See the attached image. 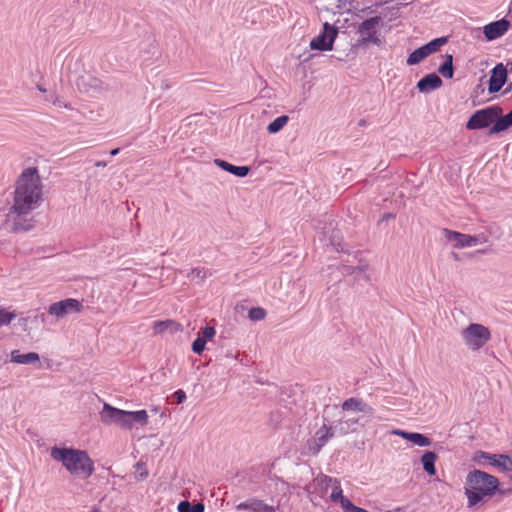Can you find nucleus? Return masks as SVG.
Listing matches in <instances>:
<instances>
[{
  "label": "nucleus",
  "instance_id": "1",
  "mask_svg": "<svg viewBox=\"0 0 512 512\" xmlns=\"http://www.w3.org/2000/svg\"><path fill=\"white\" fill-rule=\"evenodd\" d=\"M42 188L37 168L28 167L21 172L15 182L13 202L8 213L13 232L29 231L33 228L28 215L40 205Z\"/></svg>",
  "mask_w": 512,
  "mask_h": 512
},
{
  "label": "nucleus",
  "instance_id": "2",
  "mask_svg": "<svg viewBox=\"0 0 512 512\" xmlns=\"http://www.w3.org/2000/svg\"><path fill=\"white\" fill-rule=\"evenodd\" d=\"M329 243L325 244L324 252L335 249L339 253V261L336 265V269L339 275H336L333 280L339 282L342 278L351 277L353 282H359L361 280L370 282L371 277L368 274L369 263L360 257V254L346 252L344 245L342 244V234L338 229L331 228L330 235L328 237Z\"/></svg>",
  "mask_w": 512,
  "mask_h": 512
},
{
  "label": "nucleus",
  "instance_id": "3",
  "mask_svg": "<svg viewBox=\"0 0 512 512\" xmlns=\"http://www.w3.org/2000/svg\"><path fill=\"white\" fill-rule=\"evenodd\" d=\"M341 410L344 413V416L335 425H322V446L328 439L336 435H345L356 429V425L359 423V418L350 415L358 413L371 415L374 412V409L367 402L358 397H350L346 399L341 405Z\"/></svg>",
  "mask_w": 512,
  "mask_h": 512
},
{
  "label": "nucleus",
  "instance_id": "4",
  "mask_svg": "<svg viewBox=\"0 0 512 512\" xmlns=\"http://www.w3.org/2000/svg\"><path fill=\"white\" fill-rule=\"evenodd\" d=\"M465 496L469 508L476 507L499 490V480L482 470H472L466 476Z\"/></svg>",
  "mask_w": 512,
  "mask_h": 512
},
{
  "label": "nucleus",
  "instance_id": "5",
  "mask_svg": "<svg viewBox=\"0 0 512 512\" xmlns=\"http://www.w3.org/2000/svg\"><path fill=\"white\" fill-rule=\"evenodd\" d=\"M50 456L61 462L71 475L79 478L87 479L95 470L93 460L84 450L54 446L50 450Z\"/></svg>",
  "mask_w": 512,
  "mask_h": 512
},
{
  "label": "nucleus",
  "instance_id": "6",
  "mask_svg": "<svg viewBox=\"0 0 512 512\" xmlns=\"http://www.w3.org/2000/svg\"><path fill=\"white\" fill-rule=\"evenodd\" d=\"M465 345L472 351L483 348L491 338L490 330L478 323H471L461 332Z\"/></svg>",
  "mask_w": 512,
  "mask_h": 512
},
{
  "label": "nucleus",
  "instance_id": "7",
  "mask_svg": "<svg viewBox=\"0 0 512 512\" xmlns=\"http://www.w3.org/2000/svg\"><path fill=\"white\" fill-rule=\"evenodd\" d=\"M382 23L383 21L380 16L370 17L360 23L357 28V33L359 34V39L357 40L358 45L366 46L368 44H374L379 46L381 39L378 36V31Z\"/></svg>",
  "mask_w": 512,
  "mask_h": 512
},
{
  "label": "nucleus",
  "instance_id": "8",
  "mask_svg": "<svg viewBox=\"0 0 512 512\" xmlns=\"http://www.w3.org/2000/svg\"><path fill=\"white\" fill-rule=\"evenodd\" d=\"M328 491L331 488L330 500L339 502L344 512H369L363 508L355 506L347 497L343 495L340 483L329 476L322 474V489Z\"/></svg>",
  "mask_w": 512,
  "mask_h": 512
},
{
  "label": "nucleus",
  "instance_id": "9",
  "mask_svg": "<svg viewBox=\"0 0 512 512\" xmlns=\"http://www.w3.org/2000/svg\"><path fill=\"white\" fill-rule=\"evenodd\" d=\"M502 114V108L499 106H489L477 110L466 123L468 130L483 129L492 124Z\"/></svg>",
  "mask_w": 512,
  "mask_h": 512
},
{
  "label": "nucleus",
  "instance_id": "10",
  "mask_svg": "<svg viewBox=\"0 0 512 512\" xmlns=\"http://www.w3.org/2000/svg\"><path fill=\"white\" fill-rule=\"evenodd\" d=\"M472 460L479 466L491 465L503 472L512 471V457L505 454H490L485 451H476Z\"/></svg>",
  "mask_w": 512,
  "mask_h": 512
},
{
  "label": "nucleus",
  "instance_id": "11",
  "mask_svg": "<svg viewBox=\"0 0 512 512\" xmlns=\"http://www.w3.org/2000/svg\"><path fill=\"white\" fill-rule=\"evenodd\" d=\"M83 309L84 306L79 300L67 298L49 305L47 312L49 315L59 320L69 314L81 313Z\"/></svg>",
  "mask_w": 512,
  "mask_h": 512
},
{
  "label": "nucleus",
  "instance_id": "12",
  "mask_svg": "<svg viewBox=\"0 0 512 512\" xmlns=\"http://www.w3.org/2000/svg\"><path fill=\"white\" fill-rule=\"evenodd\" d=\"M100 419L105 425L115 424L123 429H131V423L127 422V411L113 407L108 403H104L100 412Z\"/></svg>",
  "mask_w": 512,
  "mask_h": 512
},
{
  "label": "nucleus",
  "instance_id": "13",
  "mask_svg": "<svg viewBox=\"0 0 512 512\" xmlns=\"http://www.w3.org/2000/svg\"><path fill=\"white\" fill-rule=\"evenodd\" d=\"M442 233L445 239L452 243L453 248L455 249H463L468 247H474L472 235L463 234L457 231L449 230L444 228Z\"/></svg>",
  "mask_w": 512,
  "mask_h": 512
},
{
  "label": "nucleus",
  "instance_id": "14",
  "mask_svg": "<svg viewBox=\"0 0 512 512\" xmlns=\"http://www.w3.org/2000/svg\"><path fill=\"white\" fill-rule=\"evenodd\" d=\"M509 27L510 22L503 18L485 25L483 33L488 41H492L504 35Z\"/></svg>",
  "mask_w": 512,
  "mask_h": 512
},
{
  "label": "nucleus",
  "instance_id": "15",
  "mask_svg": "<svg viewBox=\"0 0 512 512\" xmlns=\"http://www.w3.org/2000/svg\"><path fill=\"white\" fill-rule=\"evenodd\" d=\"M507 70L502 63L497 64L492 69V74L489 79V92L495 93L501 90L506 82Z\"/></svg>",
  "mask_w": 512,
  "mask_h": 512
},
{
  "label": "nucleus",
  "instance_id": "16",
  "mask_svg": "<svg viewBox=\"0 0 512 512\" xmlns=\"http://www.w3.org/2000/svg\"><path fill=\"white\" fill-rule=\"evenodd\" d=\"M237 510H250L251 512H275V508L257 498H250L236 506Z\"/></svg>",
  "mask_w": 512,
  "mask_h": 512
},
{
  "label": "nucleus",
  "instance_id": "17",
  "mask_svg": "<svg viewBox=\"0 0 512 512\" xmlns=\"http://www.w3.org/2000/svg\"><path fill=\"white\" fill-rule=\"evenodd\" d=\"M442 86V79L436 73H430L421 78L417 83V88L421 93H429Z\"/></svg>",
  "mask_w": 512,
  "mask_h": 512
},
{
  "label": "nucleus",
  "instance_id": "18",
  "mask_svg": "<svg viewBox=\"0 0 512 512\" xmlns=\"http://www.w3.org/2000/svg\"><path fill=\"white\" fill-rule=\"evenodd\" d=\"M322 51H330L338 35V28L327 22L322 24Z\"/></svg>",
  "mask_w": 512,
  "mask_h": 512
},
{
  "label": "nucleus",
  "instance_id": "19",
  "mask_svg": "<svg viewBox=\"0 0 512 512\" xmlns=\"http://www.w3.org/2000/svg\"><path fill=\"white\" fill-rule=\"evenodd\" d=\"M214 164L224 171H227L238 177H245L250 171L248 166H235L222 159H215Z\"/></svg>",
  "mask_w": 512,
  "mask_h": 512
},
{
  "label": "nucleus",
  "instance_id": "20",
  "mask_svg": "<svg viewBox=\"0 0 512 512\" xmlns=\"http://www.w3.org/2000/svg\"><path fill=\"white\" fill-rule=\"evenodd\" d=\"M10 356L11 361L17 364H34L40 360L39 354L36 352L21 354L19 350H13Z\"/></svg>",
  "mask_w": 512,
  "mask_h": 512
},
{
  "label": "nucleus",
  "instance_id": "21",
  "mask_svg": "<svg viewBox=\"0 0 512 512\" xmlns=\"http://www.w3.org/2000/svg\"><path fill=\"white\" fill-rule=\"evenodd\" d=\"M153 330L155 334H163L166 331L173 334L181 330V325L174 320L155 321Z\"/></svg>",
  "mask_w": 512,
  "mask_h": 512
},
{
  "label": "nucleus",
  "instance_id": "22",
  "mask_svg": "<svg viewBox=\"0 0 512 512\" xmlns=\"http://www.w3.org/2000/svg\"><path fill=\"white\" fill-rule=\"evenodd\" d=\"M493 123V126L489 130L490 135L507 130L512 126V110L504 116L500 115Z\"/></svg>",
  "mask_w": 512,
  "mask_h": 512
},
{
  "label": "nucleus",
  "instance_id": "23",
  "mask_svg": "<svg viewBox=\"0 0 512 512\" xmlns=\"http://www.w3.org/2000/svg\"><path fill=\"white\" fill-rule=\"evenodd\" d=\"M436 459H437V455L432 451H426L421 457L423 469L427 472V474H429L431 476L436 474V468H435Z\"/></svg>",
  "mask_w": 512,
  "mask_h": 512
},
{
  "label": "nucleus",
  "instance_id": "24",
  "mask_svg": "<svg viewBox=\"0 0 512 512\" xmlns=\"http://www.w3.org/2000/svg\"><path fill=\"white\" fill-rule=\"evenodd\" d=\"M127 422L131 423V429L134 424L146 425L148 422V414L146 410L127 411Z\"/></svg>",
  "mask_w": 512,
  "mask_h": 512
},
{
  "label": "nucleus",
  "instance_id": "25",
  "mask_svg": "<svg viewBox=\"0 0 512 512\" xmlns=\"http://www.w3.org/2000/svg\"><path fill=\"white\" fill-rule=\"evenodd\" d=\"M438 72L447 79H451L454 75L453 56L451 54L445 55L444 63L439 67Z\"/></svg>",
  "mask_w": 512,
  "mask_h": 512
},
{
  "label": "nucleus",
  "instance_id": "26",
  "mask_svg": "<svg viewBox=\"0 0 512 512\" xmlns=\"http://www.w3.org/2000/svg\"><path fill=\"white\" fill-rule=\"evenodd\" d=\"M448 41L447 37H439L431 40L430 42L423 45V49L426 52V55L429 56L435 52H437L444 44Z\"/></svg>",
  "mask_w": 512,
  "mask_h": 512
},
{
  "label": "nucleus",
  "instance_id": "27",
  "mask_svg": "<svg viewBox=\"0 0 512 512\" xmlns=\"http://www.w3.org/2000/svg\"><path fill=\"white\" fill-rule=\"evenodd\" d=\"M178 512H204L205 506L203 503L191 504L189 501H181L177 507Z\"/></svg>",
  "mask_w": 512,
  "mask_h": 512
},
{
  "label": "nucleus",
  "instance_id": "28",
  "mask_svg": "<svg viewBox=\"0 0 512 512\" xmlns=\"http://www.w3.org/2000/svg\"><path fill=\"white\" fill-rule=\"evenodd\" d=\"M289 121V117L287 115H282L273 120L268 126L267 131L270 134L278 133Z\"/></svg>",
  "mask_w": 512,
  "mask_h": 512
},
{
  "label": "nucleus",
  "instance_id": "29",
  "mask_svg": "<svg viewBox=\"0 0 512 512\" xmlns=\"http://www.w3.org/2000/svg\"><path fill=\"white\" fill-rule=\"evenodd\" d=\"M208 276H211V272H209L207 269L205 268H201V267H196V268H193L191 269V271L187 274V277L191 280V281H196L198 283L202 282L205 278H207Z\"/></svg>",
  "mask_w": 512,
  "mask_h": 512
},
{
  "label": "nucleus",
  "instance_id": "30",
  "mask_svg": "<svg viewBox=\"0 0 512 512\" xmlns=\"http://www.w3.org/2000/svg\"><path fill=\"white\" fill-rule=\"evenodd\" d=\"M427 57L428 56L426 55V52L424 51L423 47L421 46L409 54V56L406 60V63L409 66L417 65Z\"/></svg>",
  "mask_w": 512,
  "mask_h": 512
},
{
  "label": "nucleus",
  "instance_id": "31",
  "mask_svg": "<svg viewBox=\"0 0 512 512\" xmlns=\"http://www.w3.org/2000/svg\"><path fill=\"white\" fill-rule=\"evenodd\" d=\"M16 313L4 306H0V328L8 326L15 318Z\"/></svg>",
  "mask_w": 512,
  "mask_h": 512
},
{
  "label": "nucleus",
  "instance_id": "32",
  "mask_svg": "<svg viewBox=\"0 0 512 512\" xmlns=\"http://www.w3.org/2000/svg\"><path fill=\"white\" fill-rule=\"evenodd\" d=\"M409 441L419 447H428L432 444V440L429 437L417 432H411Z\"/></svg>",
  "mask_w": 512,
  "mask_h": 512
},
{
  "label": "nucleus",
  "instance_id": "33",
  "mask_svg": "<svg viewBox=\"0 0 512 512\" xmlns=\"http://www.w3.org/2000/svg\"><path fill=\"white\" fill-rule=\"evenodd\" d=\"M338 13H351L358 10V3L356 1L338 0L336 6Z\"/></svg>",
  "mask_w": 512,
  "mask_h": 512
},
{
  "label": "nucleus",
  "instance_id": "34",
  "mask_svg": "<svg viewBox=\"0 0 512 512\" xmlns=\"http://www.w3.org/2000/svg\"><path fill=\"white\" fill-rule=\"evenodd\" d=\"M320 451V438L313 437L307 441L304 448L305 454L316 455Z\"/></svg>",
  "mask_w": 512,
  "mask_h": 512
},
{
  "label": "nucleus",
  "instance_id": "35",
  "mask_svg": "<svg viewBox=\"0 0 512 512\" xmlns=\"http://www.w3.org/2000/svg\"><path fill=\"white\" fill-rule=\"evenodd\" d=\"M248 317L252 321H260L266 317V311L261 307L251 308L248 312Z\"/></svg>",
  "mask_w": 512,
  "mask_h": 512
},
{
  "label": "nucleus",
  "instance_id": "36",
  "mask_svg": "<svg viewBox=\"0 0 512 512\" xmlns=\"http://www.w3.org/2000/svg\"><path fill=\"white\" fill-rule=\"evenodd\" d=\"M206 342L198 335L192 343V351L196 354H201L205 349Z\"/></svg>",
  "mask_w": 512,
  "mask_h": 512
},
{
  "label": "nucleus",
  "instance_id": "37",
  "mask_svg": "<svg viewBox=\"0 0 512 512\" xmlns=\"http://www.w3.org/2000/svg\"><path fill=\"white\" fill-rule=\"evenodd\" d=\"M472 240L474 246L486 244L489 242V235L486 233V231L480 232L476 235H472Z\"/></svg>",
  "mask_w": 512,
  "mask_h": 512
},
{
  "label": "nucleus",
  "instance_id": "38",
  "mask_svg": "<svg viewBox=\"0 0 512 512\" xmlns=\"http://www.w3.org/2000/svg\"><path fill=\"white\" fill-rule=\"evenodd\" d=\"M216 334V330L212 326H205L201 333L199 334L202 339L206 342L207 340H211Z\"/></svg>",
  "mask_w": 512,
  "mask_h": 512
},
{
  "label": "nucleus",
  "instance_id": "39",
  "mask_svg": "<svg viewBox=\"0 0 512 512\" xmlns=\"http://www.w3.org/2000/svg\"><path fill=\"white\" fill-rule=\"evenodd\" d=\"M499 230H500V228L497 225L492 224V225L487 226L485 231L489 235V237L495 236V238H499V236H500Z\"/></svg>",
  "mask_w": 512,
  "mask_h": 512
},
{
  "label": "nucleus",
  "instance_id": "40",
  "mask_svg": "<svg viewBox=\"0 0 512 512\" xmlns=\"http://www.w3.org/2000/svg\"><path fill=\"white\" fill-rule=\"evenodd\" d=\"M173 397L178 404H181L186 400V393L183 390H177L173 393Z\"/></svg>",
  "mask_w": 512,
  "mask_h": 512
},
{
  "label": "nucleus",
  "instance_id": "41",
  "mask_svg": "<svg viewBox=\"0 0 512 512\" xmlns=\"http://www.w3.org/2000/svg\"><path fill=\"white\" fill-rule=\"evenodd\" d=\"M53 104L59 108H66V109H71L70 105L66 102H64L61 98H56L54 101H53Z\"/></svg>",
  "mask_w": 512,
  "mask_h": 512
},
{
  "label": "nucleus",
  "instance_id": "42",
  "mask_svg": "<svg viewBox=\"0 0 512 512\" xmlns=\"http://www.w3.org/2000/svg\"><path fill=\"white\" fill-rule=\"evenodd\" d=\"M310 46L312 49L314 50H320V35L318 36H315L311 42H310Z\"/></svg>",
  "mask_w": 512,
  "mask_h": 512
},
{
  "label": "nucleus",
  "instance_id": "43",
  "mask_svg": "<svg viewBox=\"0 0 512 512\" xmlns=\"http://www.w3.org/2000/svg\"><path fill=\"white\" fill-rule=\"evenodd\" d=\"M314 487V485H311L308 487L307 491L308 493L310 494V500L311 502H313L315 505H317V497L318 495L316 493H314L311 489Z\"/></svg>",
  "mask_w": 512,
  "mask_h": 512
},
{
  "label": "nucleus",
  "instance_id": "44",
  "mask_svg": "<svg viewBox=\"0 0 512 512\" xmlns=\"http://www.w3.org/2000/svg\"><path fill=\"white\" fill-rule=\"evenodd\" d=\"M393 434L399 435L402 438H404V439L409 441V436H410L411 432H406V431H403V430H394Z\"/></svg>",
  "mask_w": 512,
  "mask_h": 512
},
{
  "label": "nucleus",
  "instance_id": "45",
  "mask_svg": "<svg viewBox=\"0 0 512 512\" xmlns=\"http://www.w3.org/2000/svg\"><path fill=\"white\" fill-rule=\"evenodd\" d=\"M393 217H394V215H393L392 213H385V214L382 216L381 220H382V221H386V220H388V219H390V218H393Z\"/></svg>",
  "mask_w": 512,
  "mask_h": 512
},
{
  "label": "nucleus",
  "instance_id": "46",
  "mask_svg": "<svg viewBox=\"0 0 512 512\" xmlns=\"http://www.w3.org/2000/svg\"><path fill=\"white\" fill-rule=\"evenodd\" d=\"M94 165H95L96 167H106V166H107V162H105V161H96V162L94 163Z\"/></svg>",
  "mask_w": 512,
  "mask_h": 512
},
{
  "label": "nucleus",
  "instance_id": "47",
  "mask_svg": "<svg viewBox=\"0 0 512 512\" xmlns=\"http://www.w3.org/2000/svg\"><path fill=\"white\" fill-rule=\"evenodd\" d=\"M120 149L119 148H115V149H112L110 151V155L111 156H116L118 153H119Z\"/></svg>",
  "mask_w": 512,
  "mask_h": 512
},
{
  "label": "nucleus",
  "instance_id": "48",
  "mask_svg": "<svg viewBox=\"0 0 512 512\" xmlns=\"http://www.w3.org/2000/svg\"><path fill=\"white\" fill-rule=\"evenodd\" d=\"M147 474H148V473H147V471H145V472H143V473H141V474H140V477H141V478H144V477H146V476H147Z\"/></svg>",
  "mask_w": 512,
  "mask_h": 512
},
{
  "label": "nucleus",
  "instance_id": "49",
  "mask_svg": "<svg viewBox=\"0 0 512 512\" xmlns=\"http://www.w3.org/2000/svg\"><path fill=\"white\" fill-rule=\"evenodd\" d=\"M38 90H39L40 92H43V93H44V92H46V90H45L44 88H42L41 86H38Z\"/></svg>",
  "mask_w": 512,
  "mask_h": 512
},
{
  "label": "nucleus",
  "instance_id": "50",
  "mask_svg": "<svg viewBox=\"0 0 512 512\" xmlns=\"http://www.w3.org/2000/svg\"><path fill=\"white\" fill-rule=\"evenodd\" d=\"M326 233H327V232H325V233H324V234H325V237H324V238H321V241H322V242H323L324 240H326V238H327Z\"/></svg>",
  "mask_w": 512,
  "mask_h": 512
},
{
  "label": "nucleus",
  "instance_id": "51",
  "mask_svg": "<svg viewBox=\"0 0 512 512\" xmlns=\"http://www.w3.org/2000/svg\"><path fill=\"white\" fill-rule=\"evenodd\" d=\"M44 317H45V315H44V314H41V319H42V321H44V320H45V318H44Z\"/></svg>",
  "mask_w": 512,
  "mask_h": 512
},
{
  "label": "nucleus",
  "instance_id": "52",
  "mask_svg": "<svg viewBox=\"0 0 512 512\" xmlns=\"http://www.w3.org/2000/svg\"><path fill=\"white\" fill-rule=\"evenodd\" d=\"M508 89L512 90V83L509 84Z\"/></svg>",
  "mask_w": 512,
  "mask_h": 512
},
{
  "label": "nucleus",
  "instance_id": "53",
  "mask_svg": "<svg viewBox=\"0 0 512 512\" xmlns=\"http://www.w3.org/2000/svg\"><path fill=\"white\" fill-rule=\"evenodd\" d=\"M508 89L512 90V83L509 84Z\"/></svg>",
  "mask_w": 512,
  "mask_h": 512
},
{
  "label": "nucleus",
  "instance_id": "54",
  "mask_svg": "<svg viewBox=\"0 0 512 512\" xmlns=\"http://www.w3.org/2000/svg\"><path fill=\"white\" fill-rule=\"evenodd\" d=\"M400 511H402V508H397L396 509V512H400Z\"/></svg>",
  "mask_w": 512,
  "mask_h": 512
}]
</instances>
